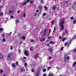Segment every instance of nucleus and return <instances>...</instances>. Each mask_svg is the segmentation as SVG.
I'll use <instances>...</instances> for the list:
<instances>
[{
    "label": "nucleus",
    "mask_w": 76,
    "mask_h": 76,
    "mask_svg": "<svg viewBox=\"0 0 76 76\" xmlns=\"http://www.w3.org/2000/svg\"><path fill=\"white\" fill-rule=\"evenodd\" d=\"M59 38H60V39H61V38H62V37H61L60 36L59 37Z\"/></svg>",
    "instance_id": "55"
},
{
    "label": "nucleus",
    "mask_w": 76,
    "mask_h": 76,
    "mask_svg": "<svg viewBox=\"0 0 76 76\" xmlns=\"http://www.w3.org/2000/svg\"><path fill=\"white\" fill-rule=\"evenodd\" d=\"M22 44V42H20V44Z\"/></svg>",
    "instance_id": "60"
},
{
    "label": "nucleus",
    "mask_w": 76,
    "mask_h": 76,
    "mask_svg": "<svg viewBox=\"0 0 76 76\" xmlns=\"http://www.w3.org/2000/svg\"><path fill=\"white\" fill-rule=\"evenodd\" d=\"M15 64H16V65H17V66H18V61L16 62L15 63Z\"/></svg>",
    "instance_id": "28"
},
{
    "label": "nucleus",
    "mask_w": 76,
    "mask_h": 76,
    "mask_svg": "<svg viewBox=\"0 0 76 76\" xmlns=\"http://www.w3.org/2000/svg\"><path fill=\"white\" fill-rule=\"evenodd\" d=\"M22 4L23 5H25V4H26V1L25 3Z\"/></svg>",
    "instance_id": "23"
},
{
    "label": "nucleus",
    "mask_w": 76,
    "mask_h": 76,
    "mask_svg": "<svg viewBox=\"0 0 76 76\" xmlns=\"http://www.w3.org/2000/svg\"><path fill=\"white\" fill-rule=\"evenodd\" d=\"M38 75H39V72H36V76H38Z\"/></svg>",
    "instance_id": "13"
},
{
    "label": "nucleus",
    "mask_w": 76,
    "mask_h": 76,
    "mask_svg": "<svg viewBox=\"0 0 76 76\" xmlns=\"http://www.w3.org/2000/svg\"><path fill=\"white\" fill-rule=\"evenodd\" d=\"M76 20H74L73 21V23L74 24H75V23H76Z\"/></svg>",
    "instance_id": "17"
},
{
    "label": "nucleus",
    "mask_w": 76,
    "mask_h": 76,
    "mask_svg": "<svg viewBox=\"0 0 76 76\" xmlns=\"http://www.w3.org/2000/svg\"><path fill=\"white\" fill-rule=\"evenodd\" d=\"M39 54L38 53H37L35 54L34 56V58H35V59H37L38 57Z\"/></svg>",
    "instance_id": "6"
},
{
    "label": "nucleus",
    "mask_w": 76,
    "mask_h": 76,
    "mask_svg": "<svg viewBox=\"0 0 76 76\" xmlns=\"http://www.w3.org/2000/svg\"><path fill=\"white\" fill-rule=\"evenodd\" d=\"M47 46H50V44H48L47 45Z\"/></svg>",
    "instance_id": "59"
},
{
    "label": "nucleus",
    "mask_w": 76,
    "mask_h": 76,
    "mask_svg": "<svg viewBox=\"0 0 76 76\" xmlns=\"http://www.w3.org/2000/svg\"><path fill=\"white\" fill-rule=\"evenodd\" d=\"M0 16H3V13H0Z\"/></svg>",
    "instance_id": "29"
},
{
    "label": "nucleus",
    "mask_w": 76,
    "mask_h": 76,
    "mask_svg": "<svg viewBox=\"0 0 76 76\" xmlns=\"http://www.w3.org/2000/svg\"><path fill=\"white\" fill-rule=\"evenodd\" d=\"M51 69V66L48 67L47 70H50Z\"/></svg>",
    "instance_id": "15"
},
{
    "label": "nucleus",
    "mask_w": 76,
    "mask_h": 76,
    "mask_svg": "<svg viewBox=\"0 0 76 76\" xmlns=\"http://www.w3.org/2000/svg\"><path fill=\"white\" fill-rule=\"evenodd\" d=\"M47 28H45L43 32V35L45 36L47 34Z\"/></svg>",
    "instance_id": "4"
},
{
    "label": "nucleus",
    "mask_w": 76,
    "mask_h": 76,
    "mask_svg": "<svg viewBox=\"0 0 76 76\" xmlns=\"http://www.w3.org/2000/svg\"><path fill=\"white\" fill-rule=\"evenodd\" d=\"M33 3V1H30V3Z\"/></svg>",
    "instance_id": "51"
},
{
    "label": "nucleus",
    "mask_w": 76,
    "mask_h": 76,
    "mask_svg": "<svg viewBox=\"0 0 76 76\" xmlns=\"http://www.w3.org/2000/svg\"><path fill=\"white\" fill-rule=\"evenodd\" d=\"M75 38V37H73L72 39H71V40L72 41V40H73V39H74Z\"/></svg>",
    "instance_id": "35"
},
{
    "label": "nucleus",
    "mask_w": 76,
    "mask_h": 76,
    "mask_svg": "<svg viewBox=\"0 0 76 76\" xmlns=\"http://www.w3.org/2000/svg\"><path fill=\"white\" fill-rule=\"evenodd\" d=\"M50 43L51 44H54V42L52 41H51L50 42Z\"/></svg>",
    "instance_id": "14"
},
{
    "label": "nucleus",
    "mask_w": 76,
    "mask_h": 76,
    "mask_svg": "<svg viewBox=\"0 0 76 76\" xmlns=\"http://www.w3.org/2000/svg\"><path fill=\"white\" fill-rule=\"evenodd\" d=\"M12 66L14 68H15V67H16V66H15V64L14 63H13L12 64Z\"/></svg>",
    "instance_id": "10"
},
{
    "label": "nucleus",
    "mask_w": 76,
    "mask_h": 76,
    "mask_svg": "<svg viewBox=\"0 0 76 76\" xmlns=\"http://www.w3.org/2000/svg\"><path fill=\"white\" fill-rule=\"evenodd\" d=\"M0 72L1 73H3V70H0Z\"/></svg>",
    "instance_id": "46"
},
{
    "label": "nucleus",
    "mask_w": 76,
    "mask_h": 76,
    "mask_svg": "<svg viewBox=\"0 0 76 76\" xmlns=\"http://www.w3.org/2000/svg\"><path fill=\"white\" fill-rule=\"evenodd\" d=\"M51 57L50 56L48 58L49 60H50V59H51Z\"/></svg>",
    "instance_id": "42"
},
{
    "label": "nucleus",
    "mask_w": 76,
    "mask_h": 76,
    "mask_svg": "<svg viewBox=\"0 0 76 76\" xmlns=\"http://www.w3.org/2000/svg\"><path fill=\"white\" fill-rule=\"evenodd\" d=\"M41 2L42 3H44L43 2V1L42 0H41Z\"/></svg>",
    "instance_id": "39"
},
{
    "label": "nucleus",
    "mask_w": 76,
    "mask_h": 76,
    "mask_svg": "<svg viewBox=\"0 0 76 76\" xmlns=\"http://www.w3.org/2000/svg\"><path fill=\"white\" fill-rule=\"evenodd\" d=\"M21 38H22L23 39H25V36H23L21 37Z\"/></svg>",
    "instance_id": "20"
},
{
    "label": "nucleus",
    "mask_w": 76,
    "mask_h": 76,
    "mask_svg": "<svg viewBox=\"0 0 76 76\" xmlns=\"http://www.w3.org/2000/svg\"><path fill=\"white\" fill-rule=\"evenodd\" d=\"M65 3H67L68 2L67 1H65Z\"/></svg>",
    "instance_id": "53"
},
{
    "label": "nucleus",
    "mask_w": 76,
    "mask_h": 76,
    "mask_svg": "<svg viewBox=\"0 0 76 76\" xmlns=\"http://www.w3.org/2000/svg\"><path fill=\"white\" fill-rule=\"evenodd\" d=\"M3 30V28H1L0 29V31H2Z\"/></svg>",
    "instance_id": "36"
},
{
    "label": "nucleus",
    "mask_w": 76,
    "mask_h": 76,
    "mask_svg": "<svg viewBox=\"0 0 76 76\" xmlns=\"http://www.w3.org/2000/svg\"><path fill=\"white\" fill-rule=\"evenodd\" d=\"M13 53H9L7 56L8 58H7V60H12V58L10 57L11 56H12Z\"/></svg>",
    "instance_id": "1"
},
{
    "label": "nucleus",
    "mask_w": 76,
    "mask_h": 76,
    "mask_svg": "<svg viewBox=\"0 0 76 76\" xmlns=\"http://www.w3.org/2000/svg\"><path fill=\"white\" fill-rule=\"evenodd\" d=\"M51 37H48V39H51Z\"/></svg>",
    "instance_id": "48"
},
{
    "label": "nucleus",
    "mask_w": 76,
    "mask_h": 76,
    "mask_svg": "<svg viewBox=\"0 0 76 76\" xmlns=\"http://www.w3.org/2000/svg\"><path fill=\"white\" fill-rule=\"evenodd\" d=\"M34 49V48L33 47H31L30 48V50L31 51H33V49Z\"/></svg>",
    "instance_id": "19"
},
{
    "label": "nucleus",
    "mask_w": 76,
    "mask_h": 76,
    "mask_svg": "<svg viewBox=\"0 0 76 76\" xmlns=\"http://www.w3.org/2000/svg\"><path fill=\"white\" fill-rule=\"evenodd\" d=\"M30 1V0H28L27 1H26V3L28 2V1Z\"/></svg>",
    "instance_id": "45"
},
{
    "label": "nucleus",
    "mask_w": 76,
    "mask_h": 76,
    "mask_svg": "<svg viewBox=\"0 0 76 76\" xmlns=\"http://www.w3.org/2000/svg\"><path fill=\"white\" fill-rule=\"evenodd\" d=\"M76 64V62H75L73 64V66L75 67V65Z\"/></svg>",
    "instance_id": "16"
},
{
    "label": "nucleus",
    "mask_w": 76,
    "mask_h": 76,
    "mask_svg": "<svg viewBox=\"0 0 76 76\" xmlns=\"http://www.w3.org/2000/svg\"><path fill=\"white\" fill-rule=\"evenodd\" d=\"M5 40H6V39L4 38L3 39H2V41L3 42H4V41H5Z\"/></svg>",
    "instance_id": "26"
},
{
    "label": "nucleus",
    "mask_w": 76,
    "mask_h": 76,
    "mask_svg": "<svg viewBox=\"0 0 76 76\" xmlns=\"http://www.w3.org/2000/svg\"><path fill=\"white\" fill-rule=\"evenodd\" d=\"M70 58L69 56H67L65 55L64 57V61H66V60H69Z\"/></svg>",
    "instance_id": "3"
},
{
    "label": "nucleus",
    "mask_w": 76,
    "mask_h": 76,
    "mask_svg": "<svg viewBox=\"0 0 76 76\" xmlns=\"http://www.w3.org/2000/svg\"><path fill=\"white\" fill-rule=\"evenodd\" d=\"M48 50L49 51L51 52L53 50V48L51 47Z\"/></svg>",
    "instance_id": "9"
},
{
    "label": "nucleus",
    "mask_w": 76,
    "mask_h": 76,
    "mask_svg": "<svg viewBox=\"0 0 76 76\" xmlns=\"http://www.w3.org/2000/svg\"><path fill=\"white\" fill-rule=\"evenodd\" d=\"M56 8V7H52V9L53 10H55V9Z\"/></svg>",
    "instance_id": "25"
},
{
    "label": "nucleus",
    "mask_w": 76,
    "mask_h": 76,
    "mask_svg": "<svg viewBox=\"0 0 76 76\" xmlns=\"http://www.w3.org/2000/svg\"><path fill=\"white\" fill-rule=\"evenodd\" d=\"M26 57H24V59H26Z\"/></svg>",
    "instance_id": "64"
},
{
    "label": "nucleus",
    "mask_w": 76,
    "mask_h": 76,
    "mask_svg": "<svg viewBox=\"0 0 76 76\" xmlns=\"http://www.w3.org/2000/svg\"><path fill=\"white\" fill-rule=\"evenodd\" d=\"M39 40L41 42H43L45 40V38H44L42 39H40Z\"/></svg>",
    "instance_id": "11"
},
{
    "label": "nucleus",
    "mask_w": 76,
    "mask_h": 76,
    "mask_svg": "<svg viewBox=\"0 0 76 76\" xmlns=\"http://www.w3.org/2000/svg\"><path fill=\"white\" fill-rule=\"evenodd\" d=\"M54 20L52 21L51 22V24H53V23H54Z\"/></svg>",
    "instance_id": "33"
},
{
    "label": "nucleus",
    "mask_w": 76,
    "mask_h": 76,
    "mask_svg": "<svg viewBox=\"0 0 76 76\" xmlns=\"http://www.w3.org/2000/svg\"><path fill=\"white\" fill-rule=\"evenodd\" d=\"M30 41L31 42H34V40L32 39Z\"/></svg>",
    "instance_id": "41"
},
{
    "label": "nucleus",
    "mask_w": 76,
    "mask_h": 76,
    "mask_svg": "<svg viewBox=\"0 0 76 76\" xmlns=\"http://www.w3.org/2000/svg\"><path fill=\"white\" fill-rule=\"evenodd\" d=\"M27 64L26 63H25L24 64V66H25L26 67H27Z\"/></svg>",
    "instance_id": "24"
},
{
    "label": "nucleus",
    "mask_w": 76,
    "mask_h": 76,
    "mask_svg": "<svg viewBox=\"0 0 76 76\" xmlns=\"http://www.w3.org/2000/svg\"><path fill=\"white\" fill-rule=\"evenodd\" d=\"M51 32V29H49V34H50Z\"/></svg>",
    "instance_id": "40"
},
{
    "label": "nucleus",
    "mask_w": 76,
    "mask_h": 76,
    "mask_svg": "<svg viewBox=\"0 0 76 76\" xmlns=\"http://www.w3.org/2000/svg\"><path fill=\"white\" fill-rule=\"evenodd\" d=\"M46 75H47L46 74H44L43 75V76H46Z\"/></svg>",
    "instance_id": "38"
},
{
    "label": "nucleus",
    "mask_w": 76,
    "mask_h": 76,
    "mask_svg": "<svg viewBox=\"0 0 76 76\" xmlns=\"http://www.w3.org/2000/svg\"><path fill=\"white\" fill-rule=\"evenodd\" d=\"M13 18V16H11L10 18Z\"/></svg>",
    "instance_id": "50"
},
{
    "label": "nucleus",
    "mask_w": 76,
    "mask_h": 76,
    "mask_svg": "<svg viewBox=\"0 0 76 76\" xmlns=\"http://www.w3.org/2000/svg\"><path fill=\"white\" fill-rule=\"evenodd\" d=\"M64 21H62L60 23V26L61 28V29L62 30L64 29V26H63V24H64Z\"/></svg>",
    "instance_id": "2"
},
{
    "label": "nucleus",
    "mask_w": 76,
    "mask_h": 76,
    "mask_svg": "<svg viewBox=\"0 0 76 76\" xmlns=\"http://www.w3.org/2000/svg\"><path fill=\"white\" fill-rule=\"evenodd\" d=\"M31 72H33V73H34V72H35L34 71V70H32Z\"/></svg>",
    "instance_id": "43"
},
{
    "label": "nucleus",
    "mask_w": 76,
    "mask_h": 76,
    "mask_svg": "<svg viewBox=\"0 0 76 76\" xmlns=\"http://www.w3.org/2000/svg\"><path fill=\"white\" fill-rule=\"evenodd\" d=\"M48 76H53V73H49L48 75Z\"/></svg>",
    "instance_id": "8"
},
{
    "label": "nucleus",
    "mask_w": 76,
    "mask_h": 76,
    "mask_svg": "<svg viewBox=\"0 0 76 76\" xmlns=\"http://www.w3.org/2000/svg\"><path fill=\"white\" fill-rule=\"evenodd\" d=\"M24 54H25V55H26V56H28L29 55L28 54V52L27 50L25 51L24 52Z\"/></svg>",
    "instance_id": "5"
},
{
    "label": "nucleus",
    "mask_w": 76,
    "mask_h": 76,
    "mask_svg": "<svg viewBox=\"0 0 76 76\" xmlns=\"http://www.w3.org/2000/svg\"><path fill=\"white\" fill-rule=\"evenodd\" d=\"M26 16V13H25L24 14L23 17H25Z\"/></svg>",
    "instance_id": "34"
},
{
    "label": "nucleus",
    "mask_w": 76,
    "mask_h": 76,
    "mask_svg": "<svg viewBox=\"0 0 76 76\" xmlns=\"http://www.w3.org/2000/svg\"><path fill=\"white\" fill-rule=\"evenodd\" d=\"M63 49V47H62L61 48V51H62Z\"/></svg>",
    "instance_id": "32"
},
{
    "label": "nucleus",
    "mask_w": 76,
    "mask_h": 76,
    "mask_svg": "<svg viewBox=\"0 0 76 76\" xmlns=\"http://www.w3.org/2000/svg\"><path fill=\"white\" fill-rule=\"evenodd\" d=\"M18 51H19L20 53V50H18Z\"/></svg>",
    "instance_id": "61"
},
{
    "label": "nucleus",
    "mask_w": 76,
    "mask_h": 76,
    "mask_svg": "<svg viewBox=\"0 0 76 76\" xmlns=\"http://www.w3.org/2000/svg\"><path fill=\"white\" fill-rule=\"evenodd\" d=\"M18 22H19V21H18V20H16L17 23H18Z\"/></svg>",
    "instance_id": "54"
},
{
    "label": "nucleus",
    "mask_w": 76,
    "mask_h": 76,
    "mask_svg": "<svg viewBox=\"0 0 76 76\" xmlns=\"http://www.w3.org/2000/svg\"><path fill=\"white\" fill-rule=\"evenodd\" d=\"M37 12H39V10H37L36 11Z\"/></svg>",
    "instance_id": "58"
},
{
    "label": "nucleus",
    "mask_w": 76,
    "mask_h": 76,
    "mask_svg": "<svg viewBox=\"0 0 76 76\" xmlns=\"http://www.w3.org/2000/svg\"><path fill=\"white\" fill-rule=\"evenodd\" d=\"M2 36L3 37H4V34H2Z\"/></svg>",
    "instance_id": "52"
},
{
    "label": "nucleus",
    "mask_w": 76,
    "mask_h": 76,
    "mask_svg": "<svg viewBox=\"0 0 76 76\" xmlns=\"http://www.w3.org/2000/svg\"><path fill=\"white\" fill-rule=\"evenodd\" d=\"M46 71V69H44L43 70V72H45Z\"/></svg>",
    "instance_id": "31"
},
{
    "label": "nucleus",
    "mask_w": 76,
    "mask_h": 76,
    "mask_svg": "<svg viewBox=\"0 0 76 76\" xmlns=\"http://www.w3.org/2000/svg\"><path fill=\"white\" fill-rule=\"evenodd\" d=\"M67 43H65L64 44L65 46H66V45H67Z\"/></svg>",
    "instance_id": "37"
},
{
    "label": "nucleus",
    "mask_w": 76,
    "mask_h": 76,
    "mask_svg": "<svg viewBox=\"0 0 76 76\" xmlns=\"http://www.w3.org/2000/svg\"><path fill=\"white\" fill-rule=\"evenodd\" d=\"M10 49L11 50H12L13 49V47H11L10 48Z\"/></svg>",
    "instance_id": "47"
},
{
    "label": "nucleus",
    "mask_w": 76,
    "mask_h": 76,
    "mask_svg": "<svg viewBox=\"0 0 76 76\" xmlns=\"http://www.w3.org/2000/svg\"><path fill=\"white\" fill-rule=\"evenodd\" d=\"M9 13H13V11H9Z\"/></svg>",
    "instance_id": "30"
},
{
    "label": "nucleus",
    "mask_w": 76,
    "mask_h": 76,
    "mask_svg": "<svg viewBox=\"0 0 76 76\" xmlns=\"http://www.w3.org/2000/svg\"><path fill=\"white\" fill-rule=\"evenodd\" d=\"M45 15H46V14L45 13H43V16H45Z\"/></svg>",
    "instance_id": "49"
},
{
    "label": "nucleus",
    "mask_w": 76,
    "mask_h": 76,
    "mask_svg": "<svg viewBox=\"0 0 76 76\" xmlns=\"http://www.w3.org/2000/svg\"><path fill=\"white\" fill-rule=\"evenodd\" d=\"M37 13H35V14H34V16H36V15H37Z\"/></svg>",
    "instance_id": "56"
},
{
    "label": "nucleus",
    "mask_w": 76,
    "mask_h": 76,
    "mask_svg": "<svg viewBox=\"0 0 76 76\" xmlns=\"http://www.w3.org/2000/svg\"><path fill=\"white\" fill-rule=\"evenodd\" d=\"M70 19L71 20H73L74 19V18L73 17H71Z\"/></svg>",
    "instance_id": "27"
},
{
    "label": "nucleus",
    "mask_w": 76,
    "mask_h": 76,
    "mask_svg": "<svg viewBox=\"0 0 76 76\" xmlns=\"http://www.w3.org/2000/svg\"><path fill=\"white\" fill-rule=\"evenodd\" d=\"M1 7H2V6H0V9H1Z\"/></svg>",
    "instance_id": "62"
},
{
    "label": "nucleus",
    "mask_w": 76,
    "mask_h": 76,
    "mask_svg": "<svg viewBox=\"0 0 76 76\" xmlns=\"http://www.w3.org/2000/svg\"><path fill=\"white\" fill-rule=\"evenodd\" d=\"M11 34H12V32H10V35H11Z\"/></svg>",
    "instance_id": "57"
},
{
    "label": "nucleus",
    "mask_w": 76,
    "mask_h": 76,
    "mask_svg": "<svg viewBox=\"0 0 76 76\" xmlns=\"http://www.w3.org/2000/svg\"><path fill=\"white\" fill-rule=\"evenodd\" d=\"M20 72H25V70H24V69L22 68H20Z\"/></svg>",
    "instance_id": "7"
},
{
    "label": "nucleus",
    "mask_w": 76,
    "mask_h": 76,
    "mask_svg": "<svg viewBox=\"0 0 76 76\" xmlns=\"http://www.w3.org/2000/svg\"><path fill=\"white\" fill-rule=\"evenodd\" d=\"M19 12H20V11H17V13H19Z\"/></svg>",
    "instance_id": "63"
},
{
    "label": "nucleus",
    "mask_w": 76,
    "mask_h": 76,
    "mask_svg": "<svg viewBox=\"0 0 76 76\" xmlns=\"http://www.w3.org/2000/svg\"><path fill=\"white\" fill-rule=\"evenodd\" d=\"M3 58V56L1 54H0V58Z\"/></svg>",
    "instance_id": "12"
},
{
    "label": "nucleus",
    "mask_w": 76,
    "mask_h": 76,
    "mask_svg": "<svg viewBox=\"0 0 76 76\" xmlns=\"http://www.w3.org/2000/svg\"><path fill=\"white\" fill-rule=\"evenodd\" d=\"M66 40V39L65 38H63L62 40V41H64Z\"/></svg>",
    "instance_id": "22"
},
{
    "label": "nucleus",
    "mask_w": 76,
    "mask_h": 76,
    "mask_svg": "<svg viewBox=\"0 0 76 76\" xmlns=\"http://www.w3.org/2000/svg\"><path fill=\"white\" fill-rule=\"evenodd\" d=\"M44 8L45 9V10H47L48 8L47 7H44Z\"/></svg>",
    "instance_id": "21"
},
{
    "label": "nucleus",
    "mask_w": 76,
    "mask_h": 76,
    "mask_svg": "<svg viewBox=\"0 0 76 76\" xmlns=\"http://www.w3.org/2000/svg\"><path fill=\"white\" fill-rule=\"evenodd\" d=\"M67 29H66L65 32L66 33H67Z\"/></svg>",
    "instance_id": "44"
},
{
    "label": "nucleus",
    "mask_w": 76,
    "mask_h": 76,
    "mask_svg": "<svg viewBox=\"0 0 76 76\" xmlns=\"http://www.w3.org/2000/svg\"><path fill=\"white\" fill-rule=\"evenodd\" d=\"M39 10H42V8L41 6H39Z\"/></svg>",
    "instance_id": "18"
}]
</instances>
